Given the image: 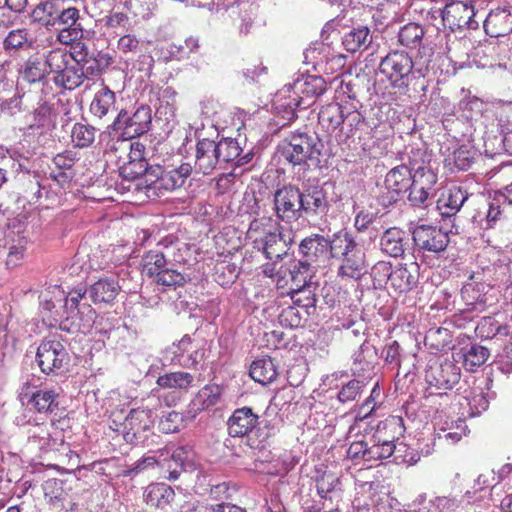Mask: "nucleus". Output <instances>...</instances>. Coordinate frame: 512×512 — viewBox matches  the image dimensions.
I'll list each match as a JSON object with an SVG mask.
<instances>
[{
	"instance_id": "obj_57",
	"label": "nucleus",
	"mask_w": 512,
	"mask_h": 512,
	"mask_svg": "<svg viewBox=\"0 0 512 512\" xmlns=\"http://www.w3.org/2000/svg\"><path fill=\"white\" fill-rule=\"evenodd\" d=\"M154 282L157 285L176 288L183 286L186 283V278L178 270L166 267Z\"/></svg>"
},
{
	"instance_id": "obj_31",
	"label": "nucleus",
	"mask_w": 512,
	"mask_h": 512,
	"mask_svg": "<svg viewBox=\"0 0 512 512\" xmlns=\"http://www.w3.org/2000/svg\"><path fill=\"white\" fill-rule=\"evenodd\" d=\"M120 289L116 279L101 278L89 287V296L95 304L111 303L119 294Z\"/></svg>"
},
{
	"instance_id": "obj_26",
	"label": "nucleus",
	"mask_w": 512,
	"mask_h": 512,
	"mask_svg": "<svg viewBox=\"0 0 512 512\" xmlns=\"http://www.w3.org/2000/svg\"><path fill=\"white\" fill-rule=\"evenodd\" d=\"M291 89L302 100V104L306 108L310 105L305 102L306 100L317 98L326 91V82L321 76L308 75L297 79Z\"/></svg>"
},
{
	"instance_id": "obj_40",
	"label": "nucleus",
	"mask_w": 512,
	"mask_h": 512,
	"mask_svg": "<svg viewBox=\"0 0 512 512\" xmlns=\"http://www.w3.org/2000/svg\"><path fill=\"white\" fill-rule=\"evenodd\" d=\"M34 39L26 28L11 30L3 40V48L11 50H29L34 46Z\"/></svg>"
},
{
	"instance_id": "obj_3",
	"label": "nucleus",
	"mask_w": 512,
	"mask_h": 512,
	"mask_svg": "<svg viewBox=\"0 0 512 512\" xmlns=\"http://www.w3.org/2000/svg\"><path fill=\"white\" fill-rule=\"evenodd\" d=\"M70 355L57 339L43 340L36 353V362L40 370L46 375H61L68 371Z\"/></svg>"
},
{
	"instance_id": "obj_9",
	"label": "nucleus",
	"mask_w": 512,
	"mask_h": 512,
	"mask_svg": "<svg viewBox=\"0 0 512 512\" xmlns=\"http://www.w3.org/2000/svg\"><path fill=\"white\" fill-rule=\"evenodd\" d=\"M474 7L464 1L445 0L442 9L440 23L448 27L451 31L462 30L464 28L476 29L478 21L475 18Z\"/></svg>"
},
{
	"instance_id": "obj_44",
	"label": "nucleus",
	"mask_w": 512,
	"mask_h": 512,
	"mask_svg": "<svg viewBox=\"0 0 512 512\" xmlns=\"http://www.w3.org/2000/svg\"><path fill=\"white\" fill-rule=\"evenodd\" d=\"M445 0H418V14L438 31Z\"/></svg>"
},
{
	"instance_id": "obj_13",
	"label": "nucleus",
	"mask_w": 512,
	"mask_h": 512,
	"mask_svg": "<svg viewBox=\"0 0 512 512\" xmlns=\"http://www.w3.org/2000/svg\"><path fill=\"white\" fill-rule=\"evenodd\" d=\"M33 443L37 444L44 453L63 451L65 455L78 457L64 441V435L54 423L37 427L30 436Z\"/></svg>"
},
{
	"instance_id": "obj_27",
	"label": "nucleus",
	"mask_w": 512,
	"mask_h": 512,
	"mask_svg": "<svg viewBox=\"0 0 512 512\" xmlns=\"http://www.w3.org/2000/svg\"><path fill=\"white\" fill-rule=\"evenodd\" d=\"M367 271L364 253L356 249L342 257L338 276L342 280H359Z\"/></svg>"
},
{
	"instance_id": "obj_11",
	"label": "nucleus",
	"mask_w": 512,
	"mask_h": 512,
	"mask_svg": "<svg viewBox=\"0 0 512 512\" xmlns=\"http://www.w3.org/2000/svg\"><path fill=\"white\" fill-rule=\"evenodd\" d=\"M154 426V416L150 409H132L123 422L124 439L130 444H138L147 437L146 433Z\"/></svg>"
},
{
	"instance_id": "obj_24",
	"label": "nucleus",
	"mask_w": 512,
	"mask_h": 512,
	"mask_svg": "<svg viewBox=\"0 0 512 512\" xmlns=\"http://www.w3.org/2000/svg\"><path fill=\"white\" fill-rule=\"evenodd\" d=\"M302 106L304 107L302 100L293 93L291 87H284L279 90L273 99V108L276 114L288 122L296 119V109Z\"/></svg>"
},
{
	"instance_id": "obj_25",
	"label": "nucleus",
	"mask_w": 512,
	"mask_h": 512,
	"mask_svg": "<svg viewBox=\"0 0 512 512\" xmlns=\"http://www.w3.org/2000/svg\"><path fill=\"white\" fill-rule=\"evenodd\" d=\"M318 122L321 128L329 135L341 132L345 123L344 107L338 102L322 106L318 114Z\"/></svg>"
},
{
	"instance_id": "obj_12",
	"label": "nucleus",
	"mask_w": 512,
	"mask_h": 512,
	"mask_svg": "<svg viewBox=\"0 0 512 512\" xmlns=\"http://www.w3.org/2000/svg\"><path fill=\"white\" fill-rule=\"evenodd\" d=\"M412 58L404 52L389 53L382 59L379 70L394 86L407 85L413 69Z\"/></svg>"
},
{
	"instance_id": "obj_21",
	"label": "nucleus",
	"mask_w": 512,
	"mask_h": 512,
	"mask_svg": "<svg viewBox=\"0 0 512 512\" xmlns=\"http://www.w3.org/2000/svg\"><path fill=\"white\" fill-rule=\"evenodd\" d=\"M310 277V265L306 261H296L289 269L288 274L278 278L277 288L281 291L299 290L312 285L309 282Z\"/></svg>"
},
{
	"instance_id": "obj_58",
	"label": "nucleus",
	"mask_w": 512,
	"mask_h": 512,
	"mask_svg": "<svg viewBox=\"0 0 512 512\" xmlns=\"http://www.w3.org/2000/svg\"><path fill=\"white\" fill-rule=\"evenodd\" d=\"M184 417L181 413L170 411L163 415L159 421V429L162 433L178 432L183 426Z\"/></svg>"
},
{
	"instance_id": "obj_17",
	"label": "nucleus",
	"mask_w": 512,
	"mask_h": 512,
	"mask_svg": "<svg viewBox=\"0 0 512 512\" xmlns=\"http://www.w3.org/2000/svg\"><path fill=\"white\" fill-rule=\"evenodd\" d=\"M74 49V61L82 65L86 79L100 75L114 62L113 56L103 51L89 56L87 47L82 42H78Z\"/></svg>"
},
{
	"instance_id": "obj_51",
	"label": "nucleus",
	"mask_w": 512,
	"mask_h": 512,
	"mask_svg": "<svg viewBox=\"0 0 512 512\" xmlns=\"http://www.w3.org/2000/svg\"><path fill=\"white\" fill-rule=\"evenodd\" d=\"M425 227L430 231V238L423 241L422 247L433 252L443 251L449 242L448 231L443 230V226H439L438 229L437 226H418V228Z\"/></svg>"
},
{
	"instance_id": "obj_16",
	"label": "nucleus",
	"mask_w": 512,
	"mask_h": 512,
	"mask_svg": "<svg viewBox=\"0 0 512 512\" xmlns=\"http://www.w3.org/2000/svg\"><path fill=\"white\" fill-rule=\"evenodd\" d=\"M126 115L127 112L121 110L113 122L114 126L124 123L122 136L133 139L148 132L152 120L149 106L142 105L130 117Z\"/></svg>"
},
{
	"instance_id": "obj_39",
	"label": "nucleus",
	"mask_w": 512,
	"mask_h": 512,
	"mask_svg": "<svg viewBox=\"0 0 512 512\" xmlns=\"http://www.w3.org/2000/svg\"><path fill=\"white\" fill-rule=\"evenodd\" d=\"M453 342L452 332L445 327L430 328L424 337V344L435 351L449 349Z\"/></svg>"
},
{
	"instance_id": "obj_50",
	"label": "nucleus",
	"mask_w": 512,
	"mask_h": 512,
	"mask_svg": "<svg viewBox=\"0 0 512 512\" xmlns=\"http://www.w3.org/2000/svg\"><path fill=\"white\" fill-rule=\"evenodd\" d=\"M310 315L309 311L302 310L299 307L288 306L284 308L279 315V323L286 328H298L303 325Z\"/></svg>"
},
{
	"instance_id": "obj_45",
	"label": "nucleus",
	"mask_w": 512,
	"mask_h": 512,
	"mask_svg": "<svg viewBox=\"0 0 512 512\" xmlns=\"http://www.w3.org/2000/svg\"><path fill=\"white\" fill-rule=\"evenodd\" d=\"M75 51L70 53L63 48H54L45 56V65L48 73L57 75L66 65L74 60Z\"/></svg>"
},
{
	"instance_id": "obj_61",
	"label": "nucleus",
	"mask_w": 512,
	"mask_h": 512,
	"mask_svg": "<svg viewBox=\"0 0 512 512\" xmlns=\"http://www.w3.org/2000/svg\"><path fill=\"white\" fill-rule=\"evenodd\" d=\"M363 387L364 384L362 381L352 379L342 386V388L338 392L337 398L342 403L354 401L357 398V396L360 395Z\"/></svg>"
},
{
	"instance_id": "obj_48",
	"label": "nucleus",
	"mask_w": 512,
	"mask_h": 512,
	"mask_svg": "<svg viewBox=\"0 0 512 512\" xmlns=\"http://www.w3.org/2000/svg\"><path fill=\"white\" fill-rule=\"evenodd\" d=\"M489 350L478 344H473L463 353V366L467 371H475L483 365L489 358Z\"/></svg>"
},
{
	"instance_id": "obj_4",
	"label": "nucleus",
	"mask_w": 512,
	"mask_h": 512,
	"mask_svg": "<svg viewBox=\"0 0 512 512\" xmlns=\"http://www.w3.org/2000/svg\"><path fill=\"white\" fill-rule=\"evenodd\" d=\"M461 370L456 363L443 356H433L425 369V381L436 389H452L460 380Z\"/></svg>"
},
{
	"instance_id": "obj_20",
	"label": "nucleus",
	"mask_w": 512,
	"mask_h": 512,
	"mask_svg": "<svg viewBox=\"0 0 512 512\" xmlns=\"http://www.w3.org/2000/svg\"><path fill=\"white\" fill-rule=\"evenodd\" d=\"M218 166L220 167L215 141L206 138L199 140L195 148V171L208 175Z\"/></svg>"
},
{
	"instance_id": "obj_2",
	"label": "nucleus",
	"mask_w": 512,
	"mask_h": 512,
	"mask_svg": "<svg viewBox=\"0 0 512 512\" xmlns=\"http://www.w3.org/2000/svg\"><path fill=\"white\" fill-rule=\"evenodd\" d=\"M405 432L403 418L401 416L390 415L380 421L371 437V442L381 453L383 459L391 457L395 452L401 451V446L405 444L399 442L400 437Z\"/></svg>"
},
{
	"instance_id": "obj_47",
	"label": "nucleus",
	"mask_w": 512,
	"mask_h": 512,
	"mask_svg": "<svg viewBox=\"0 0 512 512\" xmlns=\"http://www.w3.org/2000/svg\"><path fill=\"white\" fill-rule=\"evenodd\" d=\"M167 267V261L163 253L149 251L143 257V273L153 281Z\"/></svg>"
},
{
	"instance_id": "obj_6",
	"label": "nucleus",
	"mask_w": 512,
	"mask_h": 512,
	"mask_svg": "<svg viewBox=\"0 0 512 512\" xmlns=\"http://www.w3.org/2000/svg\"><path fill=\"white\" fill-rule=\"evenodd\" d=\"M281 156L292 165H301L314 157L316 149L314 137L307 133H292L279 144Z\"/></svg>"
},
{
	"instance_id": "obj_53",
	"label": "nucleus",
	"mask_w": 512,
	"mask_h": 512,
	"mask_svg": "<svg viewBox=\"0 0 512 512\" xmlns=\"http://www.w3.org/2000/svg\"><path fill=\"white\" fill-rule=\"evenodd\" d=\"M53 2L46 0L37 4L31 13L33 21L44 26L54 25L55 5Z\"/></svg>"
},
{
	"instance_id": "obj_35",
	"label": "nucleus",
	"mask_w": 512,
	"mask_h": 512,
	"mask_svg": "<svg viewBox=\"0 0 512 512\" xmlns=\"http://www.w3.org/2000/svg\"><path fill=\"white\" fill-rule=\"evenodd\" d=\"M347 457L355 464L383 460L381 453L374 443L363 440L354 441L350 444L347 449Z\"/></svg>"
},
{
	"instance_id": "obj_52",
	"label": "nucleus",
	"mask_w": 512,
	"mask_h": 512,
	"mask_svg": "<svg viewBox=\"0 0 512 512\" xmlns=\"http://www.w3.org/2000/svg\"><path fill=\"white\" fill-rule=\"evenodd\" d=\"M48 73L45 62L38 57H30L24 66L23 79L29 83L41 81Z\"/></svg>"
},
{
	"instance_id": "obj_63",
	"label": "nucleus",
	"mask_w": 512,
	"mask_h": 512,
	"mask_svg": "<svg viewBox=\"0 0 512 512\" xmlns=\"http://www.w3.org/2000/svg\"><path fill=\"white\" fill-rule=\"evenodd\" d=\"M476 332H478L481 337L487 338L497 334H508L507 327H501L497 325V323L491 317L483 318L477 325Z\"/></svg>"
},
{
	"instance_id": "obj_54",
	"label": "nucleus",
	"mask_w": 512,
	"mask_h": 512,
	"mask_svg": "<svg viewBox=\"0 0 512 512\" xmlns=\"http://www.w3.org/2000/svg\"><path fill=\"white\" fill-rule=\"evenodd\" d=\"M119 175L124 180H136L143 176L148 169V162H137L131 160H123L117 165Z\"/></svg>"
},
{
	"instance_id": "obj_64",
	"label": "nucleus",
	"mask_w": 512,
	"mask_h": 512,
	"mask_svg": "<svg viewBox=\"0 0 512 512\" xmlns=\"http://www.w3.org/2000/svg\"><path fill=\"white\" fill-rule=\"evenodd\" d=\"M506 202L503 201V197H501V193L495 195L492 202L489 204V209L487 212V220L489 222L495 221H503L505 217H502L507 211V208L510 206L505 205Z\"/></svg>"
},
{
	"instance_id": "obj_28",
	"label": "nucleus",
	"mask_w": 512,
	"mask_h": 512,
	"mask_svg": "<svg viewBox=\"0 0 512 512\" xmlns=\"http://www.w3.org/2000/svg\"><path fill=\"white\" fill-rule=\"evenodd\" d=\"M143 496L147 505L163 510L174 501L175 491L165 483H152L147 486Z\"/></svg>"
},
{
	"instance_id": "obj_22",
	"label": "nucleus",
	"mask_w": 512,
	"mask_h": 512,
	"mask_svg": "<svg viewBox=\"0 0 512 512\" xmlns=\"http://www.w3.org/2000/svg\"><path fill=\"white\" fill-rule=\"evenodd\" d=\"M192 168L190 164H181L178 168L164 171L150 186V189L158 191L159 194L174 191L182 187L190 175Z\"/></svg>"
},
{
	"instance_id": "obj_18",
	"label": "nucleus",
	"mask_w": 512,
	"mask_h": 512,
	"mask_svg": "<svg viewBox=\"0 0 512 512\" xmlns=\"http://www.w3.org/2000/svg\"><path fill=\"white\" fill-rule=\"evenodd\" d=\"M414 184V178L411 170L401 165L393 168L386 175L385 186L389 190L391 196L389 197V203L397 201V196L408 193V199L412 200V186Z\"/></svg>"
},
{
	"instance_id": "obj_36",
	"label": "nucleus",
	"mask_w": 512,
	"mask_h": 512,
	"mask_svg": "<svg viewBox=\"0 0 512 512\" xmlns=\"http://www.w3.org/2000/svg\"><path fill=\"white\" fill-rule=\"evenodd\" d=\"M249 375L255 382L267 385L277 378L278 371L272 358L263 357L252 362Z\"/></svg>"
},
{
	"instance_id": "obj_49",
	"label": "nucleus",
	"mask_w": 512,
	"mask_h": 512,
	"mask_svg": "<svg viewBox=\"0 0 512 512\" xmlns=\"http://www.w3.org/2000/svg\"><path fill=\"white\" fill-rule=\"evenodd\" d=\"M96 132V128L91 125L75 123L71 130V141L78 148L90 147L95 141Z\"/></svg>"
},
{
	"instance_id": "obj_29",
	"label": "nucleus",
	"mask_w": 512,
	"mask_h": 512,
	"mask_svg": "<svg viewBox=\"0 0 512 512\" xmlns=\"http://www.w3.org/2000/svg\"><path fill=\"white\" fill-rule=\"evenodd\" d=\"M222 388L217 384L202 387L189 403V411L194 415L215 406L221 397Z\"/></svg>"
},
{
	"instance_id": "obj_10",
	"label": "nucleus",
	"mask_w": 512,
	"mask_h": 512,
	"mask_svg": "<svg viewBox=\"0 0 512 512\" xmlns=\"http://www.w3.org/2000/svg\"><path fill=\"white\" fill-rule=\"evenodd\" d=\"M508 56L507 41L491 38L476 49L474 62L480 68L505 70L507 68L505 60Z\"/></svg>"
},
{
	"instance_id": "obj_32",
	"label": "nucleus",
	"mask_w": 512,
	"mask_h": 512,
	"mask_svg": "<svg viewBox=\"0 0 512 512\" xmlns=\"http://www.w3.org/2000/svg\"><path fill=\"white\" fill-rule=\"evenodd\" d=\"M255 243L261 245L265 256L270 260L281 259L287 253V242L283 238L278 228L273 232H268L260 240L256 239Z\"/></svg>"
},
{
	"instance_id": "obj_56",
	"label": "nucleus",
	"mask_w": 512,
	"mask_h": 512,
	"mask_svg": "<svg viewBox=\"0 0 512 512\" xmlns=\"http://www.w3.org/2000/svg\"><path fill=\"white\" fill-rule=\"evenodd\" d=\"M131 138L126 137H117L116 139H112L108 144L105 153L114 159L116 165L123 162L125 155L129 152V144Z\"/></svg>"
},
{
	"instance_id": "obj_14",
	"label": "nucleus",
	"mask_w": 512,
	"mask_h": 512,
	"mask_svg": "<svg viewBox=\"0 0 512 512\" xmlns=\"http://www.w3.org/2000/svg\"><path fill=\"white\" fill-rule=\"evenodd\" d=\"M302 193L292 185L278 189L274 195L277 216L285 222H292L300 217L302 211Z\"/></svg>"
},
{
	"instance_id": "obj_38",
	"label": "nucleus",
	"mask_w": 512,
	"mask_h": 512,
	"mask_svg": "<svg viewBox=\"0 0 512 512\" xmlns=\"http://www.w3.org/2000/svg\"><path fill=\"white\" fill-rule=\"evenodd\" d=\"M371 43L370 30L366 26L353 28L345 33L342 44L346 51L355 53L368 48Z\"/></svg>"
},
{
	"instance_id": "obj_60",
	"label": "nucleus",
	"mask_w": 512,
	"mask_h": 512,
	"mask_svg": "<svg viewBox=\"0 0 512 512\" xmlns=\"http://www.w3.org/2000/svg\"><path fill=\"white\" fill-rule=\"evenodd\" d=\"M339 480L336 475L329 471H324L316 480L317 493L321 498H326L327 494L332 492Z\"/></svg>"
},
{
	"instance_id": "obj_34",
	"label": "nucleus",
	"mask_w": 512,
	"mask_h": 512,
	"mask_svg": "<svg viewBox=\"0 0 512 512\" xmlns=\"http://www.w3.org/2000/svg\"><path fill=\"white\" fill-rule=\"evenodd\" d=\"M466 199V192L461 188L454 187L449 190L447 197L437 201V206L433 209L432 213L439 214L443 218L451 217L459 211Z\"/></svg>"
},
{
	"instance_id": "obj_1",
	"label": "nucleus",
	"mask_w": 512,
	"mask_h": 512,
	"mask_svg": "<svg viewBox=\"0 0 512 512\" xmlns=\"http://www.w3.org/2000/svg\"><path fill=\"white\" fill-rule=\"evenodd\" d=\"M223 242L226 243L223 249L227 254L216 260L212 277L220 286H228L234 283L238 276L237 266L232 262L231 256L232 252L241 246V237L237 235L235 226H223L222 231L216 236V243L221 245Z\"/></svg>"
},
{
	"instance_id": "obj_30",
	"label": "nucleus",
	"mask_w": 512,
	"mask_h": 512,
	"mask_svg": "<svg viewBox=\"0 0 512 512\" xmlns=\"http://www.w3.org/2000/svg\"><path fill=\"white\" fill-rule=\"evenodd\" d=\"M215 146L220 168H225L224 165L233 161H235L236 166L243 165L249 161L248 155L240 157L242 149L236 139L224 138L219 142H215Z\"/></svg>"
},
{
	"instance_id": "obj_7",
	"label": "nucleus",
	"mask_w": 512,
	"mask_h": 512,
	"mask_svg": "<svg viewBox=\"0 0 512 512\" xmlns=\"http://www.w3.org/2000/svg\"><path fill=\"white\" fill-rule=\"evenodd\" d=\"M400 357V346L397 341H393L391 344H388L384 349V359L389 364H396L401 369L399 363ZM415 372H406L401 376L400 370H398L396 375L395 386L396 390L401 393H410L409 399L403 405V410L405 412V416L409 419L414 420L416 417V409L414 407L413 402V392L415 391Z\"/></svg>"
},
{
	"instance_id": "obj_55",
	"label": "nucleus",
	"mask_w": 512,
	"mask_h": 512,
	"mask_svg": "<svg viewBox=\"0 0 512 512\" xmlns=\"http://www.w3.org/2000/svg\"><path fill=\"white\" fill-rule=\"evenodd\" d=\"M416 282L411 271L408 269L407 264H401L396 270L393 271L392 285L395 286L400 292L412 290Z\"/></svg>"
},
{
	"instance_id": "obj_42",
	"label": "nucleus",
	"mask_w": 512,
	"mask_h": 512,
	"mask_svg": "<svg viewBox=\"0 0 512 512\" xmlns=\"http://www.w3.org/2000/svg\"><path fill=\"white\" fill-rule=\"evenodd\" d=\"M116 101L115 93L107 86L96 92L91 104V113L98 117L103 118L114 107Z\"/></svg>"
},
{
	"instance_id": "obj_41",
	"label": "nucleus",
	"mask_w": 512,
	"mask_h": 512,
	"mask_svg": "<svg viewBox=\"0 0 512 512\" xmlns=\"http://www.w3.org/2000/svg\"><path fill=\"white\" fill-rule=\"evenodd\" d=\"M194 381V376L188 372L177 371L165 373L158 377L157 384L164 389L188 390Z\"/></svg>"
},
{
	"instance_id": "obj_37",
	"label": "nucleus",
	"mask_w": 512,
	"mask_h": 512,
	"mask_svg": "<svg viewBox=\"0 0 512 512\" xmlns=\"http://www.w3.org/2000/svg\"><path fill=\"white\" fill-rule=\"evenodd\" d=\"M6 237L11 239V245L9 246V252L6 259V266L9 269L15 268L21 265L26 251V245L28 243L27 237L24 235V231L9 232Z\"/></svg>"
},
{
	"instance_id": "obj_15",
	"label": "nucleus",
	"mask_w": 512,
	"mask_h": 512,
	"mask_svg": "<svg viewBox=\"0 0 512 512\" xmlns=\"http://www.w3.org/2000/svg\"><path fill=\"white\" fill-rule=\"evenodd\" d=\"M79 158L72 150L56 154L50 166V178L62 188H69L77 175Z\"/></svg>"
},
{
	"instance_id": "obj_43",
	"label": "nucleus",
	"mask_w": 512,
	"mask_h": 512,
	"mask_svg": "<svg viewBox=\"0 0 512 512\" xmlns=\"http://www.w3.org/2000/svg\"><path fill=\"white\" fill-rule=\"evenodd\" d=\"M403 231L398 226H390L381 237V247L390 256L397 257L403 253Z\"/></svg>"
},
{
	"instance_id": "obj_46",
	"label": "nucleus",
	"mask_w": 512,
	"mask_h": 512,
	"mask_svg": "<svg viewBox=\"0 0 512 512\" xmlns=\"http://www.w3.org/2000/svg\"><path fill=\"white\" fill-rule=\"evenodd\" d=\"M280 294L282 296L288 295L290 296L293 306L299 307L302 310L309 311L311 308H315L316 297L314 293V288L312 285L300 288L299 290H286L281 291Z\"/></svg>"
},
{
	"instance_id": "obj_8",
	"label": "nucleus",
	"mask_w": 512,
	"mask_h": 512,
	"mask_svg": "<svg viewBox=\"0 0 512 512\" xmlns=\"http://www.w3.org/2000/svg\"><path fill=\"white\" fill-rule=\"evenodd\" d=\"M59 393L55 389L40 388L26 383L20 393V399L29 411L38 414H53L58 410Z\"/></svg>"
},
{
	"instance_id": "obj_33",
	"label": "nucleus",
	"mask_w": 512,
	"mask_h": 512,
	"mask_svg": "<svg viewBox=\"0 0 512 512\" xmlns=\"http://www.w3.org/2000/svg\"><path fill=\"white\" fill-rule=\"evenodd\" d=\"M85 79L82 65L77 62L75 64L70 62L66 65V68H63L53 77V82L58 88L74 90L82 85Z\"/></svg>"
},
{
	"instance_id": "obj_19",
	"label": "nucleus",
	"mask_w": 512,
	"mask_h": 512,
	"mask_svg": "<svg viewBox=\"0 0 512 512\" xmlns=\"http://www.w3.org/2000/svg\"><path fill=\"white\" fill-rule=\"evenodd\" d=\"M259 425V416L250 407L233 411L227 421L228 434L233 438L248 437Z\"/></svg>"
},
{
	"instance_id": "obj_23",
	"label": "nucleus",
	"mask_w": 512,
	"mask_h": 512,
	"mask_svg": "<svg viewBox=\"0 0 512 512\" xmlns=\"http://www.w3.org/2000/svg\"><path fill=\"white\" fill-rule=\"evenodd\" d=\"M484 30L491 38L506 37L512 32V14L506 8L492 10L484 20Z\"/></svg>"
},
{
	"instance_id": "obj_62",
	"label": "nucleus",
	"mask_w": 512,
	"mask_h": 512,
	"mask_svg": "<svg viewBox=\"0 0 512 512\" xmlns=\"http://www.w3.org/2000/svg\"><path fill=\"white\" fill-rule=\"evenodd\" d=\"M83 29L81 25L78 26H64L57 33L56 39L63 45H73L77 44L79 40L82 38Z\"/></svg>"
},
{
	"instance_id": "obj_59",
	"label": "nucleus",
	"mask_w": 512,
	"mask_h": 512,
	"mask_svg": "<svg viewBox=\"0 0 512 512\" xmlns=\"http://www.w3.org/2000/svg\"><path fill=\"white\" fill-rule=\"evenodd\" d=\"M392 276V266L388 262L379 261L371 269V277L375 287H382L389 280L392 282Z\"/></svg>"
},
{
	"instance_id": "obj_5",
	"label": "nucleus",
	"mask_w": 512,
	"mask_h": 512,
	"mask_svg": "<svg viewBox=\"0 0 512 512\" xmlns=\"http://www.w3.org/2000/svg\"><path fill=\"white\" fill-rule=\"evenodd\" d=\"M328 245L332 257H343L356 250L354 239L344 230L336 233L330 241L320 235L305 238L301 241L300 250L306 256H317L318 252L322 253Z\"/></svg>"
}]
</instances>
